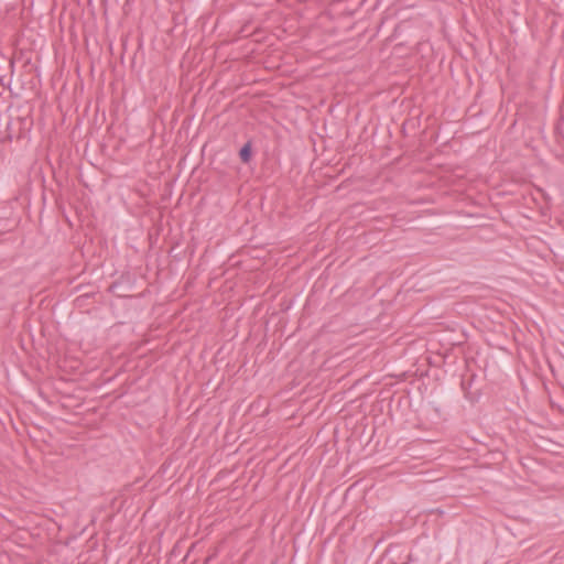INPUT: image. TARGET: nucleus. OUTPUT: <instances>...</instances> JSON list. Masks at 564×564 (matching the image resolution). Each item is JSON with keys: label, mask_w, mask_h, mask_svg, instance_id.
Listing matches in <instances>:
<instances>
[{"label": "nucleus", "mask_w": 564, "mask_h": 564, "mask_svg": "<svg viewBox=\"0 0 564 564\" xmlns=\"http://www.w3.org/2000/svg\"><path fill=\"white\" fill-rule=\"evenodd\" d=\"M240 159L242 162L247 163L249 162L250 158H251V148H250V144L247 143L245 144L241 150H240Z\"/></svg>", "instance_id": "obj_1"}]
</instances>
